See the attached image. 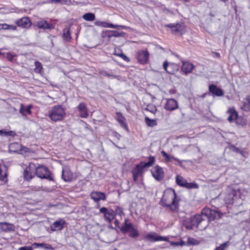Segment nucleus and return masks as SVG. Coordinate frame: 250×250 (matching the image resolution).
Returning <instances> with one entry per match:
<instances>
[{
  "label": "nucleus",
  "instance_id": "nucleus-51",
  "mask_svg": "<svg viewBox=\"0 0 250 250\" xmlns=\"http://www.w3.org/2000/svg\"><path fill=\"white\" fill-rule=\"evenodd\" d=\"M95 24L97 26L106 27L107 25V22L106 21H96L95 22Z\"/></svg>",
  "mask_w": 250,
  "mask_h": 250
},
{
  "label": "nucleus",
  "instance_id": "nucleus-14",
  "mask_svg": "<svg viewBox=\"0 0 250 250\" xmlns=\"http://www.w3.org/2000/svg\"><path fill=\"white\" fill-rule=\"evenodd\" d=\"M15 23L18 26L26 29L30 28L32 25L30 18L27 17H24L16 20Z\"/></svg>",
  "mask_w": 250,
  "mask_h": 250
},
{
  "label": "nucleus",
  "instance_id": "nucleus-42",
  "mask_svg": "<svg viewBox=\"0 0 250 250\" xmlns=\"http://www.w3.org/2000/svg\"><path fill=\"white\" fill-rule=\"evenodd\" d=\"M229 242L227 241L217 247L214 250H224L229 245Z\"/></svg>",
  "mask_w": 250,
  "mask_h": 250
},
{
  "label": "nucleus",
  "instance_id": "nucleus-29",
  "mask_svg": "<svg viewBox=\"0 0 250 250\" xmlns=\"http://www.w3.org/2000/svg\"><path fill=\"white\" fill-rule=\"evenodd\" d=\"M33 246H34V248L40 247L44 249L45 250H54V249L51 246V245L44 243H34L33 244Z\"/></svg>",
  "mask_w": 250,
  "mask_h": 250
},
{
  "label": "nucleus",
  "instance_id": "nucleus-28",
  "mask_svg": "<svg viewBox=\"0 0 250 250\" xmlns=\"http://www.w3.org/2000/svg\"><path fill=\"white\" fill-rule=\"evenodd\" d=\"M241 109L245 111L250 112V95L244 99Z\"/></svg>",
  "mask_w": 250,
  "mask_h": 250
},
{
  "label": "nucleus",
  "instance_id": "nucleus-56",
  "mask_svg": "<svg viewBox=\"0 0 250 250\" xmlns=\"http://www.w3.org/2000/svg\"><path fill=\"white\" fill-rule=\"evenodd\" d=\"M32 246H24L19 248V250H33Z\"/></svg>",
  "mask_w": 250,
  "mask_h": 250
},
{
  "label": "nucleus",
  "instance_id": "nucleus-8",
  "mask_svg": "<svg viewBox=\"0 0 250 250\" xmlns=\"http://www.w3.org/2000/svg\"><path fill=\"white\" fill-rule=\"evenodd\" d=\"M146 167H144L143 161L136 165L132 171L133 179L134 182H136L138 181V177L143 174L144 169Z\"/></svg>",
  "mask_w": 250,
  "mask_h": 250
},
{
  "label": "nucleus",
  "instance_id": "nucleus-25",
  "mask_svg": "<svg viewBox=\"0 0 250 250\" xmlns=\"http://www.w3.org/2000/svg\"><path fill=\"white\" fill-rule=\"evenodd\" d=\"M32 107L31 104H29L27 106H25L23 104H21L20 105V108L19 109L20 113L23 116H26L31 113V108Z\"/></svg>",
  "mask_w": 250,
  "mask_h": 250
},
{
  "label": "nucleus",
  "instance_id": "nucleus-21",
  "mask_svg": "<svg viewBox=\"0 0 250 250\" xmlns=\"http://www.w3.org/2000/svg\"><path fill=\"white\" fill-rule=\"evenodd\" d=\"M90 197L95 202H98L100 200H105L106 199L105 194L99 191L91 192Z\"/></svg>",
  "mask_w": 250,
  "mask_h": 250
},
{
  "label": "nucleus",
  "instance_id": "nucleus-22",
  "mask_svg": "<svg viewBox=\"0 0 250 250\" xmlns=\"http://www.w3.org/2000/svg\"><path fill=\"white\" fill-rule=\"evenodd\" d=\"M36 26H37L39 28L42 29L44 30L45 29H52L54 28V26L50 23H48L46 21H38L36 23Z\"/></svg>",
  "mask_w": 250,
  "mask_h": 250
},
{
  "label": "nucleus",
  "instance_id": "nucleus-13",
  "mask_svg": "<svg viewBox=\"0 0 250 250\" xmlns=\"http://www.w3.org/2000/svg\"><path fill=\"white\" fill-rule=\"evenodd\" d=\"M149 54L147 50L139 51L137 53L138 62L141 64L147 63Z\"/></svg>",
  "mask_w": 250,
  "mask_h": 250
},
{
  "label": "nucleus",
  "instance_id": "nucleus-23",
  "mask_svg": "<svg viewBox=\"0 0 250 250\" xmlns=\"http://www.w3.org/2000/svg\"><path fill=\"white\" fill-rule=\"evenodd\" d=\"M0 229L4 232L13 231L15 230V226L12 224L6 222L0 223Z\"/></svg>",
  "mask_w": 250,
  "mask_h": 250
},
{
  "label": "nucleus",
  "instance_id": "nucleus-50",
  "mask_svg": "<svg viewBox=\"0 0 250 250\" xmlns=\"http://www.w3.org/2000/svg\"><path fill=\"white\" fill-rule=\"evenodd\" d=\"M100 74L102 75V76H105V77H112L114 78H116V76H114L112 74H110L108 73H107L106 71H104V70H102V71H101L100 72Z\"/></svg>",
  "mask_w": 250,
  "mask_h": 250
},
{
  "label": "nucleus",
  "instance_id": "nucleus-16",
  "mask_svg": "<svg viewBox=\"0 0 250 250\" xmlns=\"http://www.w3.org/2000/svg\"><path fill=\"white\" fill-rule=\"evenodd\" d=\"M154 171H151L153 177L157 181L160 182L163 180L164 177V172L163 168L160 166L157 165L154 167Z\"/></svg>",
  "mask_w": 250,
  "mask_h": 250
},
{
  "label": "nucleus",
  "instance_id": "nucleus-34",
  "mask_svg": "<svg viewBox=\"0 0 250 250\" xmlns=\"http://www.w3.org/2000/svg\"><path fill=\"white\" fill-rule=\"evenodd\" d=\"M148 159V162H143L144 167H146V168L152 166L154 164L155 161V157L153 156H150Z\"/></svg>",
  "mask_w": 250,
  "mask_h": 250
},
{
  "label": "nucleus",
  "instance_id": "nucleus-44",
  "mask_svg": "<svg viewBox=\"0 0 250 250\" xmlns=\"http://www.w3.org/2000/svg\"><path fill=\"white\" fill-rule=\"evenodd\" d=\"M230 149L233 152L237 153H240L242 154L243 150H241L239 148L236 147L234 145H231L229 146Z\"/></svg>",
  "mask_w": 250,
  "mask_h": 250
},
{
  "label": "nucleus",
  "instance_id": "nucleus-20",
  "mask_svg": "<svg viewBox=\"0 0 250 250\" xmlns=\"http://www.w3.org/2000/svg\"><path fill=\"white\" fill-rule=\"evenodd\" d=\"M79 112V116L82 118H86L88 114L86 105L84 103H81L77 107Z\"/></svg>",
  "mask_w": 250,
  "mask_h": 250
},
{
  "label": "nucleus",
  "instance_id": "nucleus-30",
  "mask_svg": "<svg viewBox=\"0 0 250 250\" xmlns=\"http://www.w3.org/2000/svg\"><path fill=\"white\" fill-rule=\"evenodd\" d=\"M162 156L166 159V161L168 162H172L173 160L177 161L179 165H180L181 164V162L178 159L174 157L173 156H171L169 155L167 152L164 151H162L161 152Z\"/></svg>",
  "mask_w": 250,
  "mask_h": 250
},
{
  "label": "nucleus",
  "instance_id": "nucleus-48",
  "mask_svg": "<svg viewBox=\"0 0 250 250\" xmlns=\"http://www.w3.org/2000/svg\"><path fill=\"white\" fill-rule=\"evenodd\" d=\"M185 245V242L182 240H181L180 241L171 242V245H172V246H183Z\"/></svg>",
  "mask_w": 250,
  "mask_h": 250
},
{
  "label": "nucleus",
  "instance_id": "nucleus-2",
  "mask_svg": "<svg viewBox=\"0 0 250 250\" xmlns=\"http://www.w3.org/2000/svg\"><path fill=\"white\" fill-rule=\"evenodd\" d=\"M205 221V218L202 216V214H196L189 218H186L184 220L183 224L184 226L189 230L192 229L194 227L199 228L202 227L204 224Z\"/></svg>",
  "mask_w": 250,
  "mask_h": 250
},
{
  "label": "nucleus",
  "instance_id": "nucleus-24",
  "mask_svg": "<svg viewBox=\"0 0 250 250\" xmlns=\"http://www.w3.org/2000/svg\"><path fill=\"white\" fill-rule=\"evenodd\" d=\"M194 67L192 63L188 62H183L181 67V70L186 75H187L192 72Z\"/></svg>",
  "mask_w": 250,
  "mask_h": 250
},
{
  "label": "nucleus",
  "instance_id": "nucleus-10",
  "mask_svg": "<svg viewBox=\"0 0 250 250\" xmlns=\"http://www.w3.org/2000/svg\"><path fill=\"white\" fill-rule=\"evenodd\" d=\"M163 66L165 70L168 74H174L179 70V66L175 63H168L167 61L164 62Z\"/></svg>",
  "mask_w": 250,
  "mask_h": 250
},
{
  "label": "nucleus",
  "instance_id": "nucleus-32",
  "mask_svg": "<svg viewBox=\"0 0 250 250\" xmlns=\"http://www.w3.org/2000/svg\"><path fill=\"white\" fill-rule=\"evenodd\" d=\"M83 18L86 21H93L95 19V15L94 13L88 12L83 14Z\"/></svg>",
  "mask_w": 250,
  "mask_h": 250
},
{
  "label": "nucleus",
  "instance_id": "nucleus-60",
  "mask_svg": "<svg viewBox=\"0 0 250 250\" xmlns=\"http://www.w3.org/2000/svg\"><path fill=\"white\" fill-rule=\"evenodd\" d=\"M0 26H1L2 29L8 30V24L6 23L0 24Z\"/></svg>",
  "mask_w": 250,
  "mask_h": 250
},
{
  "label": "nucleus",
  "instance_id": "nucleus-46",
  "mask_svg": "<svg viewBox=\"0 0 250 250\" xmlns=\"http://www.w3.org/2000/svg\"><path fill=\"white\" fill-rule=\"evenodd\" d=\"M36 165L33 163H30L29 166L26 168H29V172H30V173H32L33 174H35L34 170H36Z\"/></svg>",
  "mask_w": 250,
  "mask_h": 250
},
{
  "label": "nucleus",
  "instance_id": "nucleus-27",
  "mask_svg": "<svg viewBox=\"0 0 250 250\" xmlns=\"http://www.w3.org/2000/svg\"><path fill=\"white\" fill-rule=\"evenodd\" d=\"M116 119L119 122L121 126L125 128H127V124L125 122V118L121 112L116 113Z\"/></svg>",
  "mask_w": 250,
  "mask_h": 250
},
{
  "label": "nucleus",
  "instance_id": "nucleus-33",
  "mask_svg": "<svg viewBox=\"0 0 250 250\" xmlns=\"http://www.w3.org/2000/svg\"><path fill=\"white\" fill-rule=\"evenodd\" d=\"M29 168H25L23 171V177L24 179L26 181H30L34 177V174L29 172Z\"/></svg>",
  "mask_w": 250,
  "mask_h": 250
},
{
  "label": "nucleus",
  "instance_id": "nucleus-41",
  "mask_svg": "<svg viewBox=\"0 0 250 250\" xmlns=\"http://www.w3.org/2000/svg\"><path fill=\"white\" fill-rule=\"evenodd\" d=\"M114 213L115 214V216L117 215H118L121 217L122 215H124L123 208L119 206H116L115 207Z\"/></svg>",
  "mask_w": 250,
  "mask_h": 250
},
{
  "label": "nucleus",
  "instance_id": "nucleus-58",
  "mask_svg": "<svg viewBox=\"0 0 250 250\" xmlns=\"http://www.w3.org/2000/svg\"><path fill=\"white\" fill-rule=\"evenodd\" d=\"M8 30H13V31H16L17 30V26L16 25H13V24H11V25H9L8 24Z\"/></svg>",
  "mask_w": 250,
  "mask_h": 250
},
{
  "label": "nucleus",
  "instance_id": "nucleus-37",
  "mask_svg": "<svg viewBox=\"0 0 250 250\" xmlns=\"http://www.w3.org/2000/svg\"><path fill=\"white\" fill-rule=\"evenodd\" d=\"M20 145L18 143H12V144H10L9 146V151H11V152H13L20 153L19 152V149H16V148H20Z\"/></svg>",
  "mask_w": 250,
  "mask_h": 250
},
{
  "label": "nucleus",
  "instance_id": "nucleus-35",
  "mask_svg": "<svg viewBox=\"0 0 250 250\" xmlns=\"http://www.w3.org/2000/svg\"><path fill=\"white\" fill-rule=\"evenodd\" d=\"M145 120L146 125L149 127L155 126L157 124L156 120L154 119H151L147 117L145 118Z\"/></svg>",
  "mask_w": 250,
  "mask_h": 250
},
{
  "label": "nucleus",
  "instance_id": "nucleus-57",
  "mask_svg": "<svg viewBox=\"0 0 250 250\" xmlns=\"http://www.w3.org/2000/svg\"><path fill=\"white\" fill-rule=\"evenodd\" d=\"M15 135H16V133H15V132H14L13 131H6L5 136L14 137Z\"/></svg>",
  "mask_w": 250,
  "mask_h": 250
},
{
  "label": "nucleus",
  "instance_id": "nucleus-11",
  "mask_svg": "<svg viewBox=\"0 0 250 250\" xmlns=\"http://www.w3.org/2000/svg\"><path fill=\"white\" fill-rule=\"evenodd\" d=\"M164 27H169L171 28V32L172 33L176 34V33H180L181 35L183 34L184 30V26L183 24L180 23H169L167 24H165Z\"/></svg>",
  "mask_w": 250,
  "mask_h": 250
},
{
  "label": "nucleus",
  "instance_id": "nucleus-52",
  "mask_svg": "<svg viewBox=\"0 0 250 250\" xmlns=\"http://www.w3.org/2000/svg\"><path fill=\"white\" fill-rule=\"evenodd\" d=\"M245 228L246 231L250 230V219L247 220L245 221Z\"/></svg>",
  "mask_w": 250,
  "mask_h": 250
},
{
  "label": "nucleus",
  "instance_id": "nucleus-55",
  "mask_svg": "<svg viewBox=\"0 0 250 250\" xmlns=\"http://www.w3.org/2000/svg\"><path fill=\"white\" fill-rule=\"evenodd\" d=\"M52 3H60L65 4L67 2V0H50Z\"/></svg>",
  "mask_w": 250,
  "mask_h": 250
},
{
  "label": "nucleus",
  "instance_id": "nucleus-19",
  "mask_svg": "<svg viewBox=\"0 0 250 250\" xmlns=\"http://www.w3.org/2000/svg\"><path fill=\"white\" fill-rule=\"evenodd\" d=\"M237 198V192L234 190H231L225 197L226 203L229 205L233 204L235 198Z\"/></svg>",
  "mask_w": 250,
  "mask_h": 250
},
{
  "label": "nucleus",
  "instance_id": "nucleus-5",
  "mask_svg": "<svg viewBox=\"0 0 250 250\" xmlns=\"http://www.w3.org/2000/svg\"><path fill=\"white\" fill-rule=\"evenodd\" d=\"M120 231L125 234L128 233V235L132 238H136L139 236L138 230L134 228L133 224L131 223H128L127 219H125L120 228Z\"/></svg>",
  "mask_w": 250,
  "mask_h": 250
},
{
  "label": "nucleus",
  "instance_id": "nucleus-26",
  "mask_svg": "<svg viewBox=\"0 0 250 250\" xmlns=\"http://www.w3.org/2000/svg\"><path fill=\"white\" fill-rule=\"evenodd\" d=\"M228 112L229 114L228 118V120L229 122L232 123L233 121H235L238 116V113L235 109L234 108H229Z\"/></svg>",
  "mask_w": 250,
  "mask_h": 250
},
{
  "label": "nucleus",
  "instance_id": "nucleus-62",
  "mask_svg": "<svg viewBox=\"0 0 250 250\" xmlns=\"http://www.w3.org/2000/svg\"><path fill=\"white\" fill-rule=\"evenodd\" d=\"M114 224L116 227H118V228H119L120 229L121 227H120V226H119L120 222L119 221V220L116 219L114 221Z\"/></svg>",
  "mask_w": 250,
  "mask_h": 250
},
{
  "label": "nucleus",
  "instance_id": "nucleus-1",
  "mask_svg": "<svg viewBox=\"0 0 250 250\" xmlns=\"http://www.w3.org/2000/svg\"><path fill=\"white\" fill-rule=\"evenodd\" d=\"M178 202L175 190L169 189L164 192L160 204L163 207H167L170 210L174 211L178 209Z\"/></svg>",
  "mask_w": 250,
  "mask_h": 250
},
{
  "label": "nucleus",
  "instance_id": "nucleus-59",
  "mask_svg": "<svg viewBox=\"0 0 250 250\" xmlns=\"http://www.w3.org/2000/svg\"><path fill=\"white\" fill-rule=\"evenodd\" d=\"M14 56L12 55L10 53H7L6 54V58L10 61H12Z\"/></svg>",
  "mask_w": 250,
  "mask_h": 250
},
{
  "label": "nucleus",
  "instance_id": "nucleus-15",
  "mask_svg": "<svg viewBox=\"0 0 250 250\" xmlns=\"http://www.w3.org/2000/svg\"><path fill=\"white\" fill-rule=\"evenodd\" d=\"M164 108L169 111H172L179 108L178 102L174 99H167L164 106Z\"/></svg>",
  "mask_w": 250,
  "mask_h": 250
},
{
  "label": "nucleus",
  "instance_id": "nucleus-43",
  "mask_svg": "<svg viewBox=\"0 0 250 250\" xmlns=\"http://www.w3.org/2000/svg\"><path fill=\"white\" fill-rule=\"evenodd\" d=\"M7 174L6 172H3L1 170V168H0V180L1 181H3L4 182H6L7 181Z\"/></svg>",
  "mask_w": 250,
  "mask_h": 250
},
{
  "label": "nucleus",
  "instance_id": "nucleus-4",
  "mask_svg": "<svg viewBox=\"0 0 250 250\" xmlns=\"http://www.w3.org/2000/svg\"><path fill=\"white\" fill-rule=\"evenodd\" d=\"M66 116L65 108L62 105H56L49 111L48 117L53 122L62 121Z\"/></svg>",
  "mask_w": 250,
  "mask_h": 250
},
{
  "label": "nucleus",
  "instance_id": "nucleus-64",
  "mask_svg": "<svg viewBox=\"0 0 250 250\" xmlns=\"http://www.w3.org/2000/svg\"><path fill=\"white\" fill-rule=\"evenodd\" d=\"M129 28V27L125 26V25H119V29H127Z\"/></svg>",
  "mask_w": 250,
  "mask_h": 250
},
{
  "label": "nucleus",
  "instance_id": "nucleus-3",
  "mask_svg": "<svg viewBox=\"0 0 250 250\" xmlns=\"http://www.w3.org/2000/svg\"><path fill=\"white\" fill-rule=\"evenodd\" d=\"M201 214L203 217L205 216L208 219V220H206L205 219V223L202 227V229H206L209 222L212 221L215 219H219L223 216V214L220 212L206 208L202 209Z\"/></svg>",
  "mask_w": 250,
  "mask_h": 250
},
{
  "label": "nucleus",
  "instance_id": "nucleus-6",
  "mask_svg": "<svg viewBox=\"0 0 250 250\" xmlns=\"http://www.w3.org/2000/svg\"><path fill=\"white\" fill-rule=\"evenodd\" d=\"M35 173L39 178L54 181V178L51 171L47 167L43 165H39L36 167Z\"/></svg>",
  "mask_w": 250,
  "mask_h": 250
},
{
  "label": "nucleus",
  "instance_id": "nucleus-31",
  "mask_svg": "<svg viewBox=\"0 0 250 250\" xmlns=\"http://www.w3.org/2000/svg\"><path fill=\"white\" fill-rule=\"evenodd\" d=\"M62 179L65 181H69L72 179V175L68 170H64L62 169Z\"/></svg>",
  "mask_w": 250,
  "mask_h": 250
},
{
  "label": "nucleus",
  "instance_id": "nucleus-40",
  "mask_svg": "<svg viewBox=\"0 0 250 250\" xmlns=\"http://www.w3.org/2000/svg\"><path fill=\"white\" fill-rule=\"evenodd\" d=\"M146 110L148 111L153 114H155L157 110L156 107L153 105L148 104L145 108Z\"/></svg>",
  "mask_w": 250,
  "mask_h": 250
},
{
  "label": "nucleus",
  "instance_id": "nucleus-63",
  "mask_svg": "<svg viewBox=\"0 0 250 250\" xmlns=\"http://www.w3.org/2000/svg\"><path fill=\"white\" fill-rule=\"evenodd\" d=\"M6 131L3 129L0 130V136H5Z\"/></svg>",
  "mask_w": 250,
  "mask_h": 250
},
{
  "label": "nucleus",
  "instance_id": "nucleus-39",
  "mask_svg": "<svg viewBox=\"0 0 250 250\" xmlns=\"http://www.w3.org/2000/svg\"><path fill=\"white\" fill-rule=\"evenodd\" d=\"M186 179H185L182 176L180 175H177L176 177V183L177 185L178 186L182 187L183 185H184L185 182L186 181Z\"/></svg>",
  "mask_w": 250,
  "mask_h": 250
},
{
  "label": "nucleus",
  "instance_id": "nucleus-17",
  "mask_svg": "<svg viewBox=\"0 0 250 250\" xmlns=\"http://www.w3.org/2000/svg\"><path fill=\"white\" fill-rule=\"evenodd\" d=\"M208 90L210 93L216 96H222L224 94V91L214 84L209 85Z\"/></svg>",
  "mask_w": 250,
  "mask_h": 250
},
{
  "label": "nucleus",
  "instance_id": "nucleus-61",
  "mask_svg": "<svg viewBox=\"0 0 250 250\" xmlns=\"http://www.w3.org/2000/svg\"><path fill=\"white\" fill-rule=\"evenodd\" d=\"M113 136L115 137H116L118 140H120V138L121 137V135L115 131L113 133Z\"/></svg>",
  "mask_w": 250,
  "mask_h": 250
},
{
  "label": "nucleus",
  "instance_id": "nucleus-38",
  "mask_svg": "<svg viewBox=\"0 0 250 250\" xmlns=\"http://www.w3.org/2000/svg\"><path fill=\"white\" fill-rule=\"evenodd\" d=\"M34 63L35 66V68L34 69L35 72L41 73L42 70V63L38 61H35Z\"/></svg>",
  "mask_w": 250,
  "mask_h": 250
},
{
  "label": "nucleus",
  "instance_id": "nucleus-7",
  "mask_svg": "<svg viewBox=\"0 0 250 250\" xmlns=\"http://www.w3.org/2000/svg\"><path fill=\"white\" fill-rule=\"evenodd\" d=\"M100 212L104 214V220L110 224L115 218L114 210L112 209H108L106 207H102L100 209Z\"/></svg>",
  "mask_w": 250,
  "mask_h": 250
},
{
  "label": "nucleus",
  "instance_id": "nucleus-54",
  "mask_svg": "<svg viewBox=\"0 0 250 250\" xmlns=\"http://www.w3.org/2000/svg\"><path fill=\"white\" fill-rule=\"evenodd\" d=\"M106 28H112L119 29V25L113 24L112 23L107 22Z\"/></svg>",
  "mask_w": 250,
  "mask_h": 250
},
{
  "label": "nucleus",
  "instance_id": "nucleus-18",
  "mask_svg": "<svg viewBox=\"0 0 250 250\" xmlns=\"http://www.w3.org/2000/svg\"><path fill=\"white\" fill-rule=\"evenodd\" d=\"M65 224V222L62 219H60L54 222L50 226L51 229L52 231H55L57 230H61L64 228V225Z\"/></svg>",
  "mask_w": 250,
  "mask_h": 250
},
{
  "label": "nucleus",
  "instance_id": "nucleus-53",
  "mask_svg": "<svg viewBox=\"0 0 250 250\" xmlns=\"http://www.w3.org/2000/svg\"><path fill=\"white\" fill-rule=\"evenodd\" d=\"M22 151L24 152H28L29 151V148L20 145L19 152L21 153Z\"/></svg>",
  "mask_w": 250,
  "mask_h": 250
},
{
  "label": "nucleus",
  "instance_id": "nucleus-47",
  "mask_svg": "<svg viewBox=\"0 0 250 250\" xmlns=\"http://www.w3.org/2000/svg\"><path fill=\"white\" fill-rule=\"evenodd\" d=\"M199 188L198 185L195 183H189L188 185V188L187 189H196L198 188Z\"/></svg>",
  "mask_w": 250,
  "mask_h": 250
},
{
  "label": "nucleus",
  "instance_id": "nucleus-12",
  "mask_svg": "<svg viewBox=\"0 0 250 250\" xmlns=\"http://www.w3.org/2000/svg\"><path fill=\"white\" fill-rule=\"evenodd\" d=\"M145 239L151 242L155 241H167L168 238L158 235L156 233H148L145 236Z\"/></svg>",
  "mask_w": 250,
  "mask_h": 250
},
{
  "label": "nucleus",
  "instance_id": "nucleus-45",
  "mask_svg": "<svg viewBox=\"0 0 250 250\" xmlns=\"http://www.w3.org/2000/svg\"><path fill=\"white\" fill-rule=\"evenodd\" d=\"M63 37L64 39L66 40L67 41H70L71 40V37L70 36V32L69 29H67L65 32H63Z\"/></svg>",
  "mask_w": 250,
  "mask_h": 250
},
{
  "label": "nucleus",
  "instance_id": "nucleus-49",
  "mask_svg": "<svg viewBox=\"0 0 250 250\" xmlns=\"http://www.w3.org/2000/svg\"><path fill=\"white\" fill-rule=\"evenodd\" d=\"M118 56L121 57L122 58L124 61H125L126 62H129L130 61V59L127 57L125 54H124L122 51H121V53L120 55H118Z\"/></svg>",
  "mask_w": 250,
  "mask_h": 250
},
{
  "label": "nucleus",
  "instance_id": "nucleus-9",
  "mask_svg": "<svg viewBox=\"0 0 250 250\" xmlns=\"http://www.w3.org/2000/svg\"><path fill=\"white\" fill-rule=\"evenodd\" d=\"M125 33L124 32H119L117 31L114 30H104L102 32V37L104 38H108L109 40L111 37H125Z\"/></svg>",
  "mask_w": 250,
  "mask_h": 250
},
{
  "label": "nucleus",
  "instance_id": "nucleus-36",
  "mask_svg": "<svg viewBox=\"0 0 250 250\" xmlns=\"http://www.w3.org/2000/svg\"><path fill=\"white\" fill-rule=\"evenodd\" d=\"M235 123L238 125L243 126L246 125L247 120L241 116H238Z\"/></svg>",
  "mask_w": 250,
  "mask_h": 250
}]
</instances>
